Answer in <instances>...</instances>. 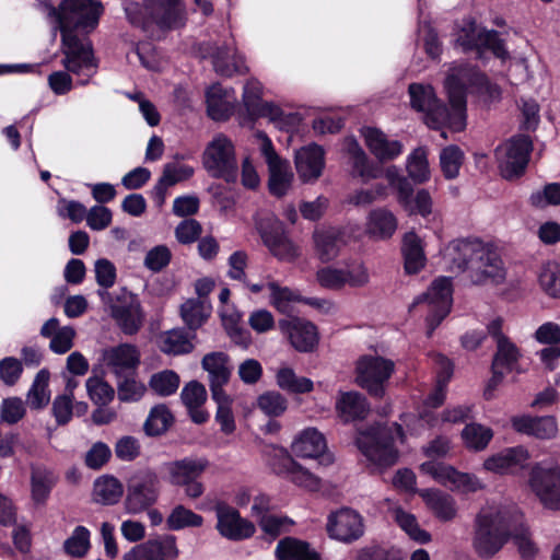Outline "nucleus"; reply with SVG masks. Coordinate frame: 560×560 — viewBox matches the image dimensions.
Returning <instances> with one entry per match:
<instances>
[{"label": "nucleus", "mask_w": 560, "mask_h": 560, "mask_svg": "<svg viewBox=\"0 0 560 560\" xmlns=\"http://www.w3.org/2000/svg\"><path fill=\"white\" fill-rule=\"evenodd\" d=\"M95 279L102 290H98V295L105 301L109 293L106 291L112 288L116 281V268L112 261L106 258H101L95 261L94 266Z\"/></svg>", "instance_id": "nucleus-60"}, {"label": "nucleus", "mask_w": 560, "mask_h": 560, "mask_svg": "<svg viewBox=\"0 0 560 560\" xmlns=\"http://www.w3.org/2000/svg\"><path fill=\"white\" fill-rule=\"evenodd\" d=\"M257 230L264 245L278 260L291 262L300 257V247L290 238L279 220L264 219L257 223Z\"/></svg>", "instance_id": "nucleus-13"}, {"label": "nucleus", "mask_w": 560, "mask_h": 560, "mask_svg": "<svg viewBox=\"0 0 560 560\" xmlns=\"http://www.w3.org/2000/svg\"><path fill=\"white\" fill-rule=\"evenodd\" d=\"M160 492L161 480L155 471H138L128 480L125 511L132 515L147 511L158 502Z\"/></svg>", "instance_id": "nucleus-10"}, {"label": "nucleus", "mask_w": 560, "mask_h": 560, "mask_svg": "<svg viewBox=\"0 0 560 560\" xmlns=\"http://www.w3.org/2000/svg\"><path fill=\"white\" fill-rule=\"evenodd\" d=\"M464 162V152L457 145H448L440 152V165L446 179H454L459 175Z\"/></svg>", "instance_id": "nucleus-56"}, {"label": "nucleus", "mask_w": 560, "mask_h": 560, "mask_svg": "<svg viewBox=\"0 0 560 560\" xmlns=\"http://www.w3.org/2000/svg\"><path fill=\"white\" fill-rule=\"evenodd\" d=\"M150 388L159 396H170L179 386V376L171 370L155 373L149 381Z\"/></svg>", "instance_id": "nucleus-61"}, {"label": "nucleus", "mask_w": 560, "mask_h": 560, "mask_svg": "<svg viewBox=\"0 0 560 560\" xmlns=\"http://www.w3.org/2000/svg\"><path fill=\"white\" fill-rule=\"evenodd\" d=\"M214 511L218 520L217 529L223 537L237 541L254 535V524L241 517L234 508L220 502L215 505Z\"/></svg>", "instance_id": "nucleus-21"}, {"label": "nucleus", "mask_w": 560, "mask_h": 560, "mask_svg": "<svg viewBox=\"0 0 560 560\" xmlns=\"http://www.w3.org/2000/svg\"><path fill=\"white\" fill-rule=\"evenodd\" d=\"M112 316L127 335L136 334L143 322L140 303L132 298L122 304L113 305Z\"/></svg>", "instance_id": "nucleus-36"}, {"label": "nucleus", "mask_w": 560, "mask_h": 560, "mask_svg": "<svg viewBox=\"0 0 560 560\" xmlns=\"http://www.w3.org/2000/svg\"><path fill=\"white\" fill-rule=\"evenodd\" d=\"M394 362L380 355H363L355 366V382L371 395L381 397L384 394V384L394 372Z\"/></svg>", "instance_id": "nucleus-12"}, {"label": "nucleus", "mask_w": 560, "mask_h": 560, "mask_svg": "<svg viewBox=\"0 0 560 560\" xmlns=\"http://www.w3.org/2000/svg\"><path fill=\"white\" fill-rule=\"evenodd\" d=\"M194 174V168L179 164V163H167L164 165L162 176L153 187V198L159 206H162L165 201L166 190L168 187L175 184L188 179Z\"/></svg>", "instance_id": "nucleus-33"}, {"label": "nucleus", "mask_w": 560, "mask_h": 560, "mask_svg": "<svg viewBox=\"0 0 560 560\" xmlns=\"http://www.w3.org/2000/svg\"><path fill=\"white\" fill-rule=\"evenodd\" d=\"M179 550L173 535H164L137 545L124 555V560H174Z\"/></svg>", "instance_id": "nucleus-22"}, {"label": "nucleus", "mask_w": 560, "mask_h": 560, "mask_svg": "<svg viewBox=\"0 0 560 560\" xmlns=\"http://www.w3.org/2000/svg\"><path fill=\"white\" fill-rule=\"evenodd\" d=\"M528 485L542 505L560 511V468L536 463L529 472Z\"/></svg>", "instance_id": "nucleus-14"}, {"label": "nucleus", "mask_w": 560, "mask_h": 560, "mask_svg": "<svg viewBox=\"0 0 560 560\" xmlns=\"http://www.w3.org/2000/svg\"><path fill=\"white\" fill-rule=\"evenodd\" d=\"M280 329L285 334L292 347L300 352H311L318 343V331L311 322L293 318L291 320H281Z\"/></svg>", "instance_id": "nucleus-24"}, {"label": "nucleus", "mask_w": 560, "mask_h": 560, "mask_svg": "<svg viewBox=\"0 0 560 560\" xmlns=\"http://www.w3.org/2000/svg\"><path fill=\"white\" fill-rule=\"evenodd\" d=\"M370 275L362 261H352L342 268L323 267L316 271L317 283L328 290H340L346 285L358 288L365 285Z\"/></svg>", "instance_id": "nucleus-16"}, {"label": "nucleus", "mask_w": 560, "mask_h": 560, "mask_svg": "<svg viewBox=\"0 0 560 560\" xmlns=\"http://www.w3.org/2000/svg\"><path fill=\"white\" fill-rule=\"evenodd\" d=\"M313 241L317 257L323 262H328L338 257L345 245L342 234L337 229H320L313 234Z\"/></svg>", "instance_id": "nucleus-31"}, {"label": "nucleus", "mask_w": 560, "mask_h": 560, "mask_svg": "<svg viewBox=\"0 0 560 560\" xmlns=\"http://www.w3.org/2000/svg\"><path fill=\"white\" fill-rule=\"evenodd\" d=\"M295 167L303 183L315 182L325 167L323 148L311 143L299 149L295 152Z\"/></svg>", "instance_id": "nucleus-26"}, {"label": "nucleus", "mask_w": 560, "mask_h": 560, "mask_svg": "<svg viewBox=\"0 0 560 560\" xmlns=\"http://www.w3.org/2000/svg\"><path fill=\"white\" fill-rule=\"evenodd\" d=\"M401 252L407 273H418L424 268L427 257L423 250V243L415 232H408L404 235Z\"/></svg>", "instance_id": "nucleus-41"}, {"label": "nucleus", "mask_w": 560, "mask_h": 560, "mask_svg": "<svg viewBox=\"0 0 560 560\" xmlns=\"http://www.w3.org/2000/svg\"><path fill=\"white\" fill-rule=\"evenodd\" d=\"M259 150L268 166V187L276 197L285 196L293 183L294 174L288 160L278 155L270 138L262 131L256 133Z\"/></svg>", "instance_id": "nucleus-11"}, {"label": "nucleus", "mask_w": 560, "mask_h": 560, "mask_svg": "<svg viewBox=\"0 0 560 560\" xmlns=\"http://www.w3.org/2000/svg\"><path fill=\"white\" fill-rule=\"evenodd\" d=\"M173 416L164 405L151 409L144 422V431L148 435L163 434L172 424Z\"/></svg>", "instance_id": "nucleus-58"}, {"label": "nucleus", "mask_w": 560, "mask_h": 560, "mask_svg": "<svg viewBox=\"0 0 560 560\" xmlns=\"http://www.w3.org/2000/svg\"><path fill=\"white\" fill-rule=\"evenodd\" d=\"M462 438L468 448L480 451L488 445L490 441V433L482 425L470 423L464 428Z\"/></svg>", "instance_id": "nucleus-64"}, {"label": "nucleus", "mask_w": 560, "mask_h": 560, "mask_svg": "<svg viewBox=\"0 0 560 560\" xmlns=\"http://www.w3.org/2000/svg\"><path fill=\"white\" fill-rule=\"evenodd\" d=\"M217 402L215 420L220 424L221 431L230 434L235 430V421L232 412V399L226 394H221L212 398Z\"/></svg>", "instance_id": "nucleus-63"}, {"label": "nucleus", "mask_w": 560, "mask_h": 560, "mask_svg": "<svg viewBox=\"0 0 560 560\" xmlns=\"http://www.w3.org/2000/svg\"><path fill=\"white\" fill-rule=\"evenodd\" d=\"M86 390L91 400L98 406H105L114 398V388L100 377H89Z\"/></svg>", "instance_id": "nucleus-62"}, {"label": "nucleus", "mask_w": 560, "mask_h": 560, "mask_svg": "<svg viewBox=\"0 0 560 560\" xmlns=\"http://www.w3.org/2000/svg\"><path fill=\"white\" fill-rule=\"evenodd\" d=\"M511 539L523 560H534L537 548L529 539L523 514L516 508L492 513V556Z\"/></svg>", "instance_id": "nucleus-4"}, {"label": "nucleus", "mask_w": 560, "mask_h": 560, "mask_svg": "<svg viewBox=\"0 0 560 560\" xmlns=\"http://www.w3.org/2000/svg\"><path fill=\"white\" fill-rule=\"evenodd\" d=\"M50 374L48 370H40L27 393V402L34 409H40L45 407L50 400V392L48 390Z\"/></svg>", "instance_id": "nucleus-54"}, {"label": "nucleus", "mask_w": 560, "mask_h": 560, "mask_svg": "<svg viewBox=\"0 0 560 560\" xmlns=\"http://www.w3.org/2000/svg\"><path fill=\"white\" fill-rule=\"evenodd\" d=\"M257 407L268 417H280L288 408V400L279 392L270 390L258 396Z\"/></svg>", "instance_id": "nucleus-59"}, {"label": "nucleus", "mask_w": 560, "mask_h": 560, "mask_svg": "<svg viewBox=\"0 0 560 560\" xmlns=\"http://www.w3.org/2000/svg\"><path fill=\"white\" fill-rule=\"evenodd\" d=\"M124 493L121 482L113 476L98 477L93 485V501L103 505L116 504Z\"/></svg>", "instance_id": "nucleus-44"}, {"label": "nucleus", "mask_w": 560, "mask_h": 560, "mask_svg": "<svg viewBox=\"0 0 560 560\" xmlns=\"http://www.w3.org/2000/svg\"><path fill=\"white\" fill-rule=\"evenodd\" d=\"M404 441L402 428L393 423L390 427L375 425L359 432L355 444L365 458L380 467L392 466L397 462L398 452L394 441Z\"/></svg>", "instance_id": "nucleus-5"}, {"label": "nucleus", "mask_w": 560, "mask_h": 560, "mask_svg": "<svg viewBox=\"0 0 560 560\" xmlns=\"http://www.w3.org/2000/svg\"><path fill=\"white\" fill-rule=\"evenodd\" d=\"M495 351L492 354V390L501 384L509 374H523L522 349L510 338L501 337V340L494 342Z\"/></svg>", "instance_id": "nucleus-18"}, {"label": "nucleus", "mask_w": 560, "mask_h": 560, "mask_svg": "<svg viewBox=\"0 0 560 560\" xmlns=\"http://www.w3.org/2000/svg\"><path fill=\"white\" fill-rule=\"evenodd\" d=\"M207 467L203 459L184 458L167 465L170 482L175 486H184L192 479H199Z\"/></svg>", "instance_id": "nucleus-39"}, {"label": "nucleus", "mask_w": 560, "mask_h": 560, "mask_svg": "<svg viewBox=\"0 0 560 560\" xmlns=\"http://www.w3.org/2000/svg\"><path fill=\"white\" fill-rule=\"evenodd\" d=\"M397 226V219L392 211L377 208L369 213L365 231L374 240H387L394 235Z\"/></svg>", "instance_id": "nucleus-35"}, {"label": "nucleus", "mask_w": 560, "mask_h": 560, "mask_svg": "<svg viewBox=\"0 0 560 560\" xmlns=\"http://www.w3.org/2000/svg\"><path fill=\"white\" fill-rule=\"evenodd\" d=\"M419 495L439 520L448 522L456 516L455 500L450 494L438 489H422Z\"/></svg>", "instance_id": "nucleus-37"}, {"label": "nucleus", "mask_w": 560, "mask_h": 560, "mask_svg": "<svg viewBox=\"0 0 560 560\" xmlns=\"http://www.w3.org/2000/svg\"><path fill=\"white\" fill-rule=\"evenodd\" d=\"M199 52L202 58H211L214 71L222 77L230 78L248 71L244 56L233 42L223 45L211 42L202 43Z\"/></svg>", "instance_id": "nucleus-15"}, {"label": "nucleus", "mask_w": 560, "mask_h": 560, "mask_svg": "<svg viewBox=\"0 0 560 560\" xmlns=\"http://www.w3.org/2000/svg\"><path fill=\"white\" fill-rule=\"evenodd\" d=\"M443 268L452 273L467 272L475 284L489 278L490 246L478 238L454 240L441 253Z\"/></svg>", "instance_id": "nucleus-3"}, {"label": "nucleus", "mask_w": 560, "mask_h": 560, "mask_svg": "<svg viewBox=\"0 0 560 560\" xmlns=\"http://www.w3.org/2000/svg\"><path fill=\"white\" fill-rule=\"evenodd\" d=\"M420 471L452 491L468 493L481 488L480 481L475 476L459 472L443 462L432 459L422 463Z\"/></svg>", "instance_id": "nucleus-20"}, {"label": "nucleus", "mask_w": 560, "mask_h": 560, "mask_svg": "<svg viewBox=\"0 0 560 560\" xmlns=\"http://www.w3.org/2000/svg\"><path fill=\"white\" fill-rule=\"evenodd\" d=\"M347 152L353 176L361 178L364 183L381 176V168L369 160L366 153L354 139L348 140Z\"/></svg>", "instance_id": "nucleus-32"}, {"label": "nucleus", "mask_w": 560, "mask_h": 560, "mask_svg": "<svg viewBox=\"0 0 560 560\" xmlns=\"http://www.w3.org/2000/svg\"><path fill=\"white\" fill-rule=\"evenodd\" d=\"M455 47L463 52H474L478 59H487L490 50V32L472 19L457 22L453 30Z\"/></svg>", "instance_id": "nucleus-19"}, {"label": "nucleus", "mask_w": 560, "mask_h": 560, "mask_svg": "<svg viewBox=\"0 0 560 560\" xmlns=\"http://www.w3.org/2000/svg\"><path fill=\"white\" fill-rule=\"evenodd\" d=\"M228 361V355L223 352H212L202 359V368L209 374L212 398L225 394L222 387L229 382L231 375Z\"/></svg>", "instance_id": "nucleus-29"}, {"label": "nucleus", "mask_w": 560, "mask_h": 560, "mask_svg": "<svg viewBox=\"0 0 560 560\" xmlns=\"http://www.w3.org/2000/svg\"><path fill=\"white\" fill-rule=\"evenodd\" d=\"M264 455L272 471L284 478L289 477L296 464L290 453L281 446L267 445L264 448Z\"/></svg>", "instance_id": "nucleus-49"}, {"label": "nucleus", "mask_w": 560, "mask_h": 560, "mask_svg": "<svg viewBox=\"0 0 560 560\" xmlns=\"http://www.w3.org/2000/svg\"><path fill=\"white\" fill-rule=\"evenodd\" d=\"M436 363L439 365L436 388L432 394L428 396L425 400V404L433 408H436L443 404L445 399L444 388L453 374V365L447 358L438 355Z\"/></svg>", "instance_id": "nucleus-52"}, {"label": "nucleus", "mask_w": 560, "mask_h": 560, "mask_svg": "<svg viewBox=\"0 0 560 560\" xmlns=\"http://www.w3.org/2000/svg\"><path fill=\"white\" fill-rule=\"evenodd\" d=\"M529 458V452L525 446L508 447L492 455V472L516 475L527 467Z\"/></svg>", "instance_id": "nucleus-28"}, {"label": "nucleus", "mask_w": 560, "mask_h": 560, "mask_svg": "<svg viewBox=\"0 0 560 560\" xmlns=\"http://www.w3.org/2000/svg\"><path fill=\"white\" fill-rule=\"evenodd\" d=\"M194 346L187 332L182 328L165 331L160 337V349L167 354H185L192 350Z\"/></svg>", "instance_id": "nucleus-47"}, {"label": "nucleus", "mask_w": 560, "mask_h": 560, "mask_svg": "<svg viewBox=\"0 0 560 560\" xmlns=\"http://www.w3.org/2000/svg\"><path fill=\"white\" fill-rule=\"evenodd\" d=\"M202 165L212 177L235 182L238 166L232 140L224 133H217L205 148Z\"/></svg>", "instance_id": "nucleus-7"}, {"label": "nucleus", "mask_w": 560, "mask_h": 560, "mask_svg": "<svg viewBox=\"0 0 560 560\" xmlns=\"http://www.w3.org/2000/svg\"><path fill=\"white\" fill-rule=\"evenodd\" d=\"M132 24L147 28L149 23H155L161 28H172L183 25L185 12L182 0H145V18L135 15L139 11L138 3H129L125 8Z\"/></svg>", "instance_id": "nucleus-8"}, {"label": "nucleus", "mask_w": 560, "mask_h": 560, "mask_svg": "<svg viewBox=\"0 0 560 560\" xmlns=\"http://www.w3.org/2000/svg\"><path fill=\"white\" fill-rule=\"evenodd\" d=\"M474 547L485 558L490 556V510L482 509L476 517Z\"/></svg>", "instance_id": "nucleus-53"}, {"label": "nucleus", "mask_w": 560, "mask_h": 560, "mask_svg": "<svg viewBox=\"0 0 560 560\" xmlns=\"http://www.w3.org/2000/svg\"><path fill=\"white\" fill-rule=\"evenodd\" d=\"M105 365L117 376H127L140 364V352L137 347L121 343L106 349L103 353Z\"/></svg>", "instance_id": "nucleus-25"}, {"label": "nucleus", "mask_w": 560, "mask_h": 560, "mask_svg": "<svg viewBox=\"0 0 560 560\" xmlns=\"http://www.w3.org/2000/svg\"><path fill=\"white\" fill-rule=\"evenodd\" d=\"M389 513L396 524L418 544L424 545L431 541V534L419 526L417 517L400 506H393Z\"/></svg>", "instance_id": "nucleus-43"}, {"label": "nucleus", "mask_w": 560, "mask_h": 560, "mask_svg": "<svg viewBox=\"0 0 560 560\" xmlns=\"http://www.w3.org/2000/svg\"><path fill=\"white\" fill-rule=\"evenodd\" d=\"M534 144L528 135L518 133L495 149L500 176L508 182L522 178L528 167Z\"/></svg>", "instance_id": "nucleus-6"}, {"label": "nucleus", "mask_w": 560, "mask_h": 560, "mask_svg": "<svg viewBox=\"0 0 560 560\" xmlns=\"http://www.w3.org/2000/svg\"><path fill=\"white\" fill-rule=\"evenodd\" d=\"M266 285L270 291V304L280 313H289L293 303L302 302L303 300L296 291L289 287H281L270 276L266 278Z\"/></svg>", "instance_id": "nucleus-46"}, {"label": "nucleus", "mask_w": 560, "mask_h": 560, "mask_svg": "<svg viewBox=\"0 0 560 560\" xmlns=\"http://www.w3.org/2000/svg\"><path fill=\"white\" fill-rule=\"evenodd\" d=\"M445 89L452 112L439 103L432 86L419 83L409 85L410 104L416 110L425 114L424 120L430 128L448 126L454 131H460L465 127V92L487 95L490 91L488 79L472 67L453 69L445 80Z\"/></svg>", "instance_id": "nucleus-2"}, {"label": "nucleus", "mask_w": 560, "mask_h": 560, "mask_svg": "<svg viewBox=\"0 0 560 560\" xmlns=\"http://www.w3.org/2000/svg\"><path fill=\"white\" fill-rule=\"evenodd\" d=\"M326 532L329 538L351 544L364 534V518L351 508H340L327 516Z\"/></svg>", "instance_id": "nucleus-17"}, {"label": "nucleus", "mask_w": 560, "mask_h": 560, "mask_svg": "<svg viewBox=\"0 0 560 560\" xmlns=\"http://www.w3.org/2000/svg\"><path fill=\"white\" fill-rule=\"evenodd\" d=\"M211 314V305L206 300L190 298L180 305V317L189 329L201 327Z\"/></svg>", "instance_id": "nucleus-45"}, {"label": "nucleus", "mask_w": 560, "mask_h": 560, "mask_svg": "<svg viewBox=\"0 0 560 560\" xmlns=\"http://www.w3.org/2000/svg\"><path fill=\"white\" fill-rule=\"evenodd\" d=\"M427 150L422 147L415 149L407 158L406 168L415 183H425L430 178Z\"/></svg>", "instance_id": "nucleus-55"}, {"label": "nucleus", "mask_w": 560, "mask_h": 560, "mask_svg": "<svg viewBox=\"0 0 560 560\" xmlns=\"http://www.w3.org/2000/svg\"><path fill=\"white\" fill-rule=\"evenodd\" d=\"M172 530H179L186 527H199L203 523L201 515L192 512L184 505H176L166 520Z\"/></svg>", "instance_id": "nucleus-57"}, {"label": "nucleus", "mask_w": 560, "mask_h": 560, "mask_svg": "<svg viewBox=\"0 0 560 560\" xmlns=\"http://www.w3.org/2000/svg\"><path fill=\"white\" fill-rule=\"evenodd\" d=\"M510 423L516 433L538 440H552L558 434V422L555 416H513Z\"/></svg>", "instance_id": "nucleus-23"}, {"label": "nucleus", "mask_w": 560, "mask_h": 560, "mask_svg": "<svg viewBox=\"0 0 560 560\" xmlns=\"http://www.w3.org/2000/svg\"><path fill=\"white\" fill-rule=\"evenodd\" d=\"M102 13L103 5L97 0H62L60 3L61 63L77 77L80 85L88 84L98 69L88 34L96 28Z\"/></svg>", "instance_id": "nucleus-1"}, {"label": "nucleus", "mask_w": 560, "mask_h": 560, "mask_svg": "<svg viewBox=\"0 0 560 560\" xmlns=\"http://www.w3.org/2000/svg\"><path fill=\"white\" fill-rule=\"evenodd\" d=\"M361 132L366 147L380 162L392 161L402 153V143L388 139L380 129L364 127Z\"/></svg>", "instance_id": "nucleus-27"}, {"label": "nucleus", "mask_w": 560, "mask_h": 560, "mask_svg": "<svg viewBox=\"0 0 560 560\" xmlns=\"http://www.w3.org/2000/svg\"><path fill=\"white\" fill-rule=\"evenodd\" d=\"M56 482L54 474L42 467L32 469L31 487L32 498L36 503H44Z\"/></svg>", "instance_id": "nucleus-51"}, {"label": "nucleus", "mask_w": 560, "mask_h": 560, "mask_svg": "<svg viewBox=\"0 0 560 560\" xmlns=\"http://www.w3.org/2000/svg\"><path fill=\"white\" fill-rule=\"evenodd\" d=\"M222 324L234 343L246 348L250 341V334L242 326V314L233 305L220 308Z\"/></svg>", "instance_id": "nucleus-42"}, {"label": "nucleus", "mask_w": 560, "mask_h": 560, "mask_svg": "<svg viewBox=\"0 0 560 560\" xmlns=\"http://www.w3.org/2000/svg\"><path fill=\"white\" fill-rule=\"evenodd\" d=\"M326 450L325 436L315 428H306L292 441V453L302 458H315Z\"/></svg>", "instance_id": "nucleus-30"}, {"label": "nucleus", "mask_w": 560, "mask_h": 560, "mask_svg": "<svg viewBox=\"0 0 560 560\" xmlns=\"http://www.w3.org/2000/svg\"><path fill=\"white\" fill-rule=\"evenodd\" d=\"M336 411L343 422H350L363 419L369 412V404L358 392H341L336 400Z\"/></svg>", "instance_id": "nucleus-34"}, {"label": "nucleus", "mask_w": 560, "mask_h": 560, "mask_svg": "<svg viewBox=\"0 0 560 560\" xmlns=\"http://www.w3.org/2000/svg\"><path fill=\"white\" fill-rule=\"evenodd\" d=\"M278 560H320L310 544L293 537L281 539L275 550Z\"/></svg>", "instance_id": "nucleus-40"}, {"label": "nucleus", "mask_w": 560, "mask_h": 560, "mask_svg": "<svg viewBox=\"0 0 560 560\" xmlns=\"http://www.w3.org/2000/svg\"><path fill=\"white\" fill-rule=\"evenodd\" d=\"M276 383L281 389L292 394H305L314 388V383L311 378L298 376L293 369L288 366L280 368L277 371Z\"/></svg>", "instance_id": "nucleus-48"}, {"label": "nucleus", "mask_w": 560, "mask_h": 560, "mask_svg": "<svg viewBox=\"0 0 560 560\" xmlns=\"http://www.w3.org/2000/svg\"><path fill=\"white\" fill-rule=\"evenodd\" d=\"M208 115L213 120H225L233 113L234 100L220 84L211 85L206 93Z\"/></svg>", "instance_id": "nucleus-38"}, {"label": "nucleus", "mask_w": 560, "mask_h": 560, "mask_svg": "<svg viewBox=\"0 0 560 560\" xmlns=\"http://www.w3.org/2000/svg\"><path fill=\"white\" fill-rule=\"evenodd\" d=\"M63 551L71 558H83L91 549V532L85 526L74 527L71 535L63 541Z\"/></svg>", "instance_id": "nucleus-50"}, {"label": "nucleus", "mask_w": 560, "mask_h": 560, "mask_svg": "<svg viewBox=\"0 0 560 560\" xmlns=\"http://www.w3.org/2000/svg\"><path fill=\"white\" fill-rule=\"evenodd\" d=\"M452 280L447 277L435 279L429 290L418 295L409 310L412 311L422 306L427 312L428 336H431L434 329L447 316L452 307Z\"/></svg>", "instance_id": "nucleus-9"}]
</instances>
